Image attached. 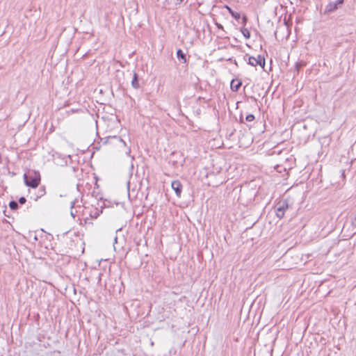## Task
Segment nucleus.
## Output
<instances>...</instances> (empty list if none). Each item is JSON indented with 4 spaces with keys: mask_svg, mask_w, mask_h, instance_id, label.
Here are the masks:
<instances>
[{
    "mask_svg": "<svg viewBox=\"0 0 356 356\" xmlns=\"http://www.w3.org/2000/svg\"><path fill=\"white\" fill-rule=\"evenodd\" d=\"M26 186L32 188H36L40 183L41 177L38 171L29 170L23 176Z\"/></svg>",
    "mask_w": 356,
    "mask_h": 356,
    "instance_id": "f257e3e1",
    "label": "nucleus"
},
{
    "mask_svg": "<svg viewBox=\"0 0 356 356\" xmlns=\"http://www.w3.org/2000/svg\"><path fill=\"white\" fill-rule=\"evenodd\" d=\"M248 56V64L251 66H257L259 65L262 69H264L265 65H266V60L264 56L259 55L257 58H255L254 56H248L246 54L244 56V60H246V57Z\"/></svg>",
    "mask_w": 356,
    "mask_h": 356,
    "instance_id": "f03ea898",
    "label": "nucleus"
},
{
    "mask_svg": "<svg viewBox=\"0 0 356 356\" xmlns=\"http://www.w3.org/2000/svg\"><path fill=\"white\" fill-rule=\"evenodd\" d=\"M185 159L182 153L172 152L170 154L169 159V163H170L173 167L176 168L179 164L181 165H184Z\"/></svg>",
    "mask_w": 356,
    "mask_h": 356,
    "instance_id": "7ed1b4c3",
    "label": "nucleus"
},
{
    "mask_svg": "<svg viewBox=\"0 0 356 356\" xmlns=\"http://www.w3.org/2000/svg\"><path fill=\"white\" fill-rule=\"evenodd\" d=\"M274 208L277 217L281 219L284 217V211L289 208V205L287 202H277Z\"/></svg>",
    "mask_w": 356,
    "mask_h": 356,
    "instance_id": "20e7f679",
    "label": "nucleus"
},
{
    "mask_svg": "<svg viewBox=\"0 0 356 356\" xmlns=\"http://www.w3.org/2000/svg\"><path fill=\"white\" fill-rule=\"evenodd\" d=\"M278 31H282V33H284L286 32V38H289L290 33H291V31H290V27L289 26V24H287V22L286 19L284 20V23L283 24L279 26L277 28V30L275 31V38H277V34L278 33Z\"/></svg>",
    "mask_w": 356,
    "mask_h": 356,
    "instance_id": "39448f33",
    "label": "nucleus"
},
{
    "mask_svg": "<svg viewBox=\"0 0 356 356\" xmlns=\"http://www.w3.org/2000/svg\"><path fill=\"white\" fill-rule=\"evenodd\" d=\"M172 188L175 191L177 197H181L182 191V184L179 180L172 181L171 183Z\"/></svg>",
    "mask_w": 356,
    "mask_h": 356,
    "instance_id": "423d86ee",
    "label": "nucleus"
},
{
    "mask_svg": "<svg viewBox=\"0 0 356 356\" xmlns=\"http://www.w3.org/2000/svg\"><path fill=\"white\" fill-rule=\"evenodd\" d=\"M339 8H340L339 5L336 1H332L330 2L325 8L324 14L328 15L331 13L334 12L337 10Z\"/></svg>",
    "mask_w": 356,
    "mask_h": 356,
    "instance_id": "0eeeda50",
    "label": "nucleus"
},
{
    "mask_svg": "<svg viewBox=\"0 0 356 356\" xmlns=\"http://www.w3.org/2000/svg\"><path fill=\"white\" fill-rule=\"evenodd\" d=\"M92 197H94L96 200H108L106 198H104L100 189L99 188V186L96 184L95 186L93 188L92 192Z\"/></svg>",
    "mask_w": 356,
    "mask_h": 356,
    "instance_id": "6e6552de",
    "label": "nucleus"
},
{
    "mask_svg": "<svg viewBox=\"0 0 356 356\" xmlns=\"http://www.w3.org/2000/svg\"><path fill=\"white\" fill-rule=\"evenodd\" d=\"M242 85V82L238 79H232L230 83L231 90L233 92H237Z\"/></svg>",
    "mask_w": 356,
    "mask_h": 356,
    "instance_id": "1a4fd4ad",
    "label": "nucleus"
},
{
    "mask_svg": "<svg viewBox=\"0 0 356 356\" xmlns=\"http://www.w3.org/2000/svg\"><path fill=\"white\" fill-rule=\"evenodd\" d=\"M103 140H104V141H103L104 144H107V143H110L111 140H115V141H118L120 143H122L124 145H126L125 142L120 136H108V137L104 138Z\"/></svg>",
    "mask_w": 356,
    "mask_h": 356,
    "instance_id": "9d476101",
    "label": "nucleus"
},
{
    "mask_svg": "<svg viewBox=\"0 0 356 356\" xmlns=\"http://www.w3.org/2000/svg\"><path fill=\"white\" fill-rule=\"evenodd\" d=\"M131 86L134 89H138L140 88V86L139 83V76L136 72H134L133 74V78L131 80Z\"/></svg>",
    "mask_w": 356,
    "mask_h": 356,
    "instance_id": "9b49d317",
    "label": "nucleus"
},
{
    "mask_svg": "<svg viewBox=\"0 0 356 356\" xmlns=\"http://www.w3.org/2000/svg\"><path fill=\"white\" fill-rule=\"evenodd\" d=\"M176 54H177V57L178 60L181 63H187L186 55V54L184 53V51L181 49H179L177 50Z\"/></svg>",
    "mask_w": 356,
    "mask_h": 356,
    "instance_id": "f8f14e48",
    "label": "nucleus"
},
{
    "mask_svg": "<svg viewBox=\"0 0 356 356\" xmlns=\"http://www.w3.org/2000/svg\"><path fill=\"white\" fill-rule=\"evenodd\" d=\"M103 206L101 205L100 208L95 207L90 211V216L92 218H97L101 213H102Z\"/></svg>",
    "mask_w": 356,
    "mask_h": 356,
    "instance_id": "ddd939ff",
    "label": "nucleus"
},
{
    "mask_svg": "<svg viewBox=\"0 0 356 356\" xmlns=\"http://www.w3.org/2000/svg\"><path fill=\"white\" fill-rule=\"evenodd\" d=\"M225 8L227 9L229 13L231 16L234 18L236 20H239L241 19V14L238 12L233 10L229 6H225Z\"/></svg>",
    "mask_w": 356,
    "mask_h": 356,
    "instance_id": "4468645a",
    "label": "nucleus"
},
{
    "mask_svg": "<svg viewBox=\"0 0 356 356\" xmlns=\"http://www.w3.org/2000/svg\"><path fill=\"white\" fill-rule=\"evenodd\" d=\"M25 202H9V206L12 210H16L19 207L18 203L23 204Z\"/></svg>",
    "mask_w": 356,
    "mask_h": 356,
    "instance_id": "2eb2a0df",
    "label": "nucleus"
},
{
    "mask_svg": "<svg viewBox=\"0 0 356 356\" xmlns=\"http://www.w3.org/2000/svg\"><path fill=\"white\" fill-rule=\"evenodd\" d=\"M241 32L245 39H249L250 38V32L248 29L242 27L241 29Z\"/></svg>",
    "mask_w": 356,
    "mask_h": 356,
    "instance_id": "dca6fc26",
    "label": "nucleus"
},
{
    "mask_svg": "<svg viewBox=\"0 0 356 356\" xmlns=\"http://www.w3.org/2000/svg\"><path fill=\"white\" fill-rule=\"evenodd\" d=\"M45 194V189L44 187H41L38 189V193L34 198L35 200H38V198L42 197Z\"/></svg>",
    "mask_w": 356,
    "mask_h": 356,
    "instance_id": "f3484780",
    "label": "nucleus"
},
{
    "mask_svg": "<svg viewBox=\"0 0 356 356\" xmlns=\"http://www.w3.org/2000/svg\"><path fill=\"white\" fill-rule=\"evenodd\" d=\"M305 65V63L302 61L298 62L296 63L295 69H296L297 74H298L300 69L302 68Z\"/></svg>",
    "mask_w": 356,
    "mask_h": 356,
    "instance_id": "a211bd4d",
    "label": "nucleus"
},
{
    "mask_svg": "<svg viewBox=\"0 0 356 356\" xmlns=\"http://www.w3.org/2000/svg\"><path fill=\"white\" fill-rule=\"evenodd\" d=\"M254 119H255V117L253 114H248L245 117V121L249 122L254 121Z\"/></svg>",
    "mask_w": 356,
    "mask_h": 356,
    "instance_id": "6ab92c4d",
    "label": "nucleus"
},
{
    "mask_svg": "<svg viewBox=\"0 0 356 356\" xmlns=\"http://www.w3.org/2000/svg\"><path fill=\"white\" fill-rule=\"evenodd\" d=\"M76 202H71V209H72V210H71V215H72V216H73L74 218L75 217L76 213H74V211H72V209L74 207V206H75V203H76Z\"/></svg>",
    "mask_w": 356,
    "mask_h": 356,
    "instance_id": "aec40b11",
    "label": "nucleus"
},
{
    "mask_svg": "<svg viewBox=\"0 0 356 356\" xmlns=\"http://www.w3.org/2000/svg\"><path fill=\"white\" fill-rule=\"evenodd\" d=\"M248 22V17L245 15H243L242 17V23L245 25Z\"/></svg>",
    "mask_w": 356,
    "mask_h": 356,
    "instance_id": "412c9836",
    "label": "nucleus"
},
{
    "mask_svg": "<svg viewBox=\"0 0 356 356\" xmlns=\"http://www.w3.org/2000/svg\"><path fill=\"white\" fill-rule=\"evenodd\" d=\"M339 5V6L341 7L342 6V4L344 2V0H337L335 1Z\"/></svg>",
    "mask_w": 356,
    "mask_h": 356,
    "instance_id": "4be33fe9",
    "label": "nucleus"
},
{
    "mask_svg": "<svg viewBox=\"0 0 356 356\" xmlns=\"http://www.w3.org/2000/svg\"><path fill=\"white\" fill-rule=\"evenodd\" d=\"M216 26H217L218 29H221L222 31L224 30L223 26L222 24L217 23Z\"/></svg>",
    "mask_w": 356,
    "mask_h": 356,
    "instance_id": "5701e85b",
    "label": "nucleus"
},
{
    "mask_svg": "<svg viewBox=\"0 0 356 356\" xmlns=\"http://www.w3.org/2000/svg\"><path fill=\"white\" fill-rule=\"evenodd\" d=\"M239 122L241 123H244V119L242 115H240Z\"/></svg>",
    "mask_w": 356,
    "mask_h": 356,
    "instance_id": "b1692460",
    "label": "nucleus"
},
{
    "mask_svg": "<svg viewBox=\"0 0 356 356\" xmlns=\"http://www.w3.org/2000/svg\"><path fill=\"white\" fill-rule=\"evenodd\" d=\"M59 196H60V197H70L67 195V194H64V195H63V194H60V195H59Z\"/></svg>",
    "mask_w": 356,
    "mask_h": 356,
    "instance_id": "393cba45",
    "label": "nucleus"
},
{
    "mask_svg": "<svg viewBox=\"0 0 356 356\" xmlns=\"http://www.w3.org/2000/svg\"><path fill=\"white\" fill-rule=\"evenodd\" d=\"M234 131H235V129L229 134V138H231L234 135Z\"/></svg>",
    "mask_w": 356,
    "mask_h": 356,
    "instance_id": "a878e982",
    "label": "nucleus"
},
{
    "mask_svg": "<svg viewBox=\"0 0 356 356\" xmlns=\"http://www.w3.org/2000/svg\"><path fill=\"white\" fill-rule=\"evenodd\" d=\"M18 200H21V201H23V200H26V199L24 197H21L18 199Z\"/></svg>",
    "mask_w": 356,
    "mask_h": 356,
    "instance_id": "bb28decb",
    "label": "nucleus"
},
{
    "mask_svg": "<svg viewBox=\"0 0 356 356\" xmlns=\"http://www.w3.org/2000/svg\"><path fill=\"white\" fill-rule=\"evenodd\" d=\"M128 197H129V200H132V199H131V194H130V193H129V192L128 193Z\"/></svg>",
    "mask_w": 356,
    "mask_h": 356,
    "instance_id": "cd10ccee",
    "label": "nucleus"
},
{
    "mask_svg": "<svg viewBox=\"0 0 356 356\" xmlns=\"http://www.w3.org/2000/svg\"><path fill=\"white\" fill-rule=\"evenodd\" d=\"M250 98L254 101V102H257V99L254 97H250Z\"/></svg>",
    "mask_w": 356,
    "mask_h": 356,
    "instance_id": "c85d7f7f",
    "label": "nucleus"
},
{
    "mask_svg": "<svg viewBox=\"0 0 356 356\" xmlns=\"http://www.w3.org/2000/svg\"><path fill=\"white\" fill-rule=\"evenodd\" d=\"M341 176H344V170H342Z\"/></svg>",
    "mask_w": 356,
    "mask_h": 356,
    "instance_id": "c756f323",
    "label": "nucleus"
},
{
    "mask_svg": "<svg viewBox=\"0 0 356 356\" xmlns=\"http://www.w3.org/2000/svg\"><path fill=\"white\" fill-rule=\"evenodd\" d=\"M234 63L237 65V62L236 60L234 61Z\"/></svg>",
    "mask_w": 356,
    "mask_h": 356,
    "instance_id": "7c9ffc66",
    "label": "nucleus"
},
{
    "mask_svg": "<svg viewBox=\"0 0 356 356\" xmlns=\"http://www.w3.org/2000/svg\"><path fill=\"white\" fill-rule=\"evenodd\" d=\"M128 188H129V181L127 182Z\"/></svg>",
    "mask_w": 356,
    "mask_h": 356,
    "instance_id": "2f4dec72",
    "label": "nucleus"
},
{
    "mask_svg": "<svg viewBox=\"0 0 356 356\" xmlns=\"http://www.w3.org/2000/svg\"><path fill=\"white\" fill-rule=\"evenodd\" d=\"M0 163H1V156L0 155Z\"/></svg>",
    "mask_w": 356,
    "mask_h": 356,
    "instance_id": "473e14b6",
    "label": "nucleus"
},
{
    "mask_svg": "<svg viewBox=\"0 0 356 356\" xmlns=\"http://www.w3.org/2000/svg\"><path fill=\"white\" fill-rule=\"evenodd\" d=\"M74 201H76V200H77V198H76V197H74Z\"/></svg>",
    "mask_w": 356,
    "mask_h": 356,
    "instance_id": "72a5a7b5",
    "label": "nucleus"
}]
</instances>
